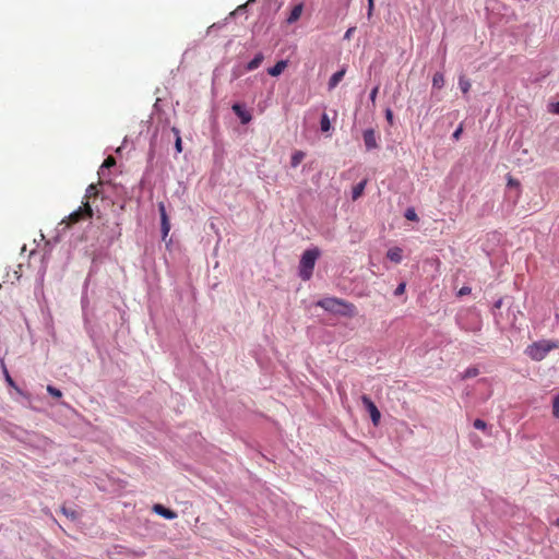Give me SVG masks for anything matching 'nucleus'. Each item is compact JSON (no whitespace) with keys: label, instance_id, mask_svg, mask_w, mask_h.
<instances>
[{"label":"nucleus","instance_id":"nucleus-1","mask_svg":"<svg viewBox=\"0 0 559 559\" xmlns=\"http://www.w3.org/2000/svg\"><path fill=\"white\" fill-rule=\"evenodd\" d=\"M317 306L323 308L325 311L348 318H353L357 313V309L354 304L336 297L320 299L317 302Z\"/></svg>","mask_w":559,"mask_h":559},{"label":"nucleus","instance_id":"nucleus-2","mask_svg":"<svg viewBox=\"0 0 559 559\" xmlns=\"http://www.w3.org/2000/svg\"><path fill=\"white\" fill-rule=\"evenodd\" d=\"M559 348L558 341L542 340L528 345L525 354L534 361L543 360L549 352Z\"/></svg>","mask_w":559,"mask_h":559},{"label":"nucleus","instance_id":"nucleus-3","mask_svg":"<svg viewBox=\"0 0 559 559\" xmlns=\"http://www.w3.org/2000/svg\"><path fill=\"white\" fill-rule=\"evenodd\" d=\"M319 255L320 250L318 248L308 249L302 253L299 262V276L301 280L309 281L311 278Z\"/></svg>","mask_w":559,"mask_h":559},{"label":"nucleus","instance_id":"nucleus-4","mask_svg":"<svg viewBox=\"0 0 559 559\" xmlns=\"http://www.w3.org/2000/svg\"><path fill=\"white\" fill-rule=\"evenodd\" d=\"M93 217V210L90 205V202H83L82 206L72 212L69 216L61 221V225H66L67 228H70L74 224H78L81 221H85Z\"/></svg>","mask_w":559,"mask_h":559},{"label":"nucleus","instance_id":"nucleus-5","mask_svg":"<svg viewBox=\"0 0 559 559\" xmlns=\"http://www.w3.org/2000/svg\"><path fill=\"white\" fill-rule=\"evenodd\" d=\"M362 404L365 405L366 409L369 412L372 424L374 426H378L380 423L381 414L376 406V404L371 401V399L367 395L361 396Z\"/></svg>","mask_w":559,"mask_h":559},{"label":"nucleus","instance_id":"nucleus-6","mask_svg":"<svg viewBox=\"0 0 559 559\" xmlns=\"http://www.w3.org/2000/svg\"><path fill=\"white\" fill-rule=\"evenodd\" d=\"M158 211H159V215H160L163 239H165L169 234L170 223H169V218H168V215L166 212L165 204L163 202L158 203Z\"/></svg>","mask_w":559,"mask_h":559},{"label":"nucleus","instance_id":"nucleus-7","mask_svg":"<svg viewBox=\"0 0 559 559\" xmlns=\"http://www.w3.org/2000/svg\"><path fill=\"white\" fill-rule=\"evenodd\" d=\"M362 136L367 150H373L378 147L377 136L373 129L365 130Z\"/></svg>","mask_w":559,"mask_h":559},{"label":"nucleus","instance_id":"nucleus-8","mask_svg":"<svg viewBox=\"0 0 559 559\" xmlns=\"http://www.w3.org/2000/svg\"><path fill=\"white\" fill-rule=\"evenodd\" d=\"M153 511L167 520H174L177 518V513L175 511L167 509L162 504H155L153 507Z\"/></svg>","mask_w":559,"mask_h":559},{"label":"nucleus","instance_id":"nucleus-9","mask_svg":"<svg viewBox=\"0 0 559 559\" xmlns=\"http://www.w3.org/2000/svg\"><path fill=\"white\" fill-rule=\"evenodd\" d=\"M233 110H234V112L239 117V119H240L241 123L246 124V123L250 122V120H251V118H252V117H251V115H250L248 111H246V110L242 108V106H241V105H239V104H234V105H233Z\"/></svg>","mask_w":559,"mask_h":559},{"label":"nucleus","instance_id":"nucleus-10","mask_svg":"<svg viewBox=\"0 0 559 559\" xmlns=\"http://www.w3.org/2000/svg\"><path fill=\"white\" fill-rule=\"evenodd\" d=\"M302 10H304V4L302 3L296 4L292 9V11H290V13H289V15L287 17V23L288 24H293L296 21H298L300 19L301 14H302Z\"/></svg>","mask_w":559,"mask_h":559},{"label":"nucleus","instance_id":"nucleus-11","mask_svg":"<svg viewBox=\"0 0 559 559\" xmlns=\"http://www.w3.org/2000/svg\"><path fill=\"white\" fill-rule=\"evenodd\" d=\"M287 68V61L281 60L275 63L274 67L267 69V73L271 76H277L280 75L285 69Z\"/></svg>","mask_w":559,"mask_h":559},{"label":"nucleus","instance_id":"nucleus-12","mask_svg":"<svg viewBox=\"0 0 559 559\" xmlns=\"http://www.w3.org/2000/svg\"><path fill=\"white\" fill-rule=\"evenodd\" d=\"M346 70L341 69L340 71L335 72L329 80V90H333L337 86V84L343 80L345 75Z\"/></svg>","mask_w":559,"mask_h":559},{"label":"nucleus","instance_id":"nucleus-13","mask_svg":"<svg viewBox=\"0 0 559 559\" xmlns=\"http://www.w3.org/2000/svg\"><path fill=\"white\" fill-rule=\"evenodd\" d=\"M386 257L392 262L400 263L402 261V249L399 247L391 248L389 249Z\"/></svg>","mask_w":559,"mask_h":559},{"label":"nucleus","instance_id":"nucleus-14","mask_svg":"<svg viewBox=\"0 0 559 559\" xmlns=\"http://www.w3.org/2000/svg\"><path fill=\"white\" fill-rule=\"evenodd\" d=\"M366 180L360 181L353 188L352 198L353 200H357L360 198L364 193L365 187H366Z\"/></svg>","mask_w":559,"mask_h":559},{"label":"nucleus","instance_id":"nucleus-15","mask_svg":"<svg viewBox=\"0 0 559 559\" xmlns=\"http://www.w3.org/2000/svg\"><path fill=\"white\" fill-rule=\"evenodd\" d=\"M433 88L441 90L444 86V76L441 72H436L432 78Z\"/></svg>","mask_w":559,"mask_h":559},{"label":"nucleus","instance_id":"nucleus-16","mask_svg":"<svg viewBox=\"0 0 559 559\" xmlns=\"http://www.w3.org/2000/svg\"><path fill=\"white\" fill-rule=\"evenodd\" d=\"M264 57L262 53H258L254 56V58L247 64V69L249 71H252V70H255L257 68L260 67V64L262 63Z\"/></svg>","mask_w":559,"mask_h":559},{"label":"nucleus","instance_id":"nucleus-17","mask_svg":"<svg viewBox=\"0 0 559 559\" xmlns=\"http://www.w3.org/2000/svg\"><path fill=\"white\" fill-rule=\"evenodd\" d=\"M98 195V188H97V185L95 183H91L86 191H85V195H84V199L88 202L90 199L92 198H96Z\"/></svg>","mask_w":559,"mask_h":559},{"label":"nucleus","instance_id":"nucleus-18","mask_svg":"<svg viewBox=\"0 0 559 559\" xmlns=\"http://www.w3.org/2000/svg\"><path fill=\"white\" fill-rule=\"evenodd\" d=\"M304 158H305V153L301 151H296L292 155V159H290L292 166L297 167L302 162Z\"/></svg>","mask_w":559,"mask_h":559},{"label":"nucleus","instance_id":"nucleus-19","mask_svg":"<svg viewBox=\"0 0 559 559\" xmlns=\"http://www.w3.org/2000/svg\"><path fill=\"white\" fill-rule=\"evenodd\" d=\"M171 131L176 135L175 148H176L177 153H181L182 152V141H181V136H180V131L175 127L171 129Z\"/></svg>","mask_w":559,"mask_h":559},{"label":"nucleus","instance_id":"nucleus-20","mask_svg":"<svg viewBox=\"0 0 559 559\" xmlns=\"http://www.w3.org/2000/svg\"><path fill=\"white\" fill-rule=\"evenodd\" d=\"M459 85H460L461 91L464 94H467L468 91L471 90V86H472L471 82L466 78H464V76H460Z\"/></svg>","mask_w":559,"mask_h":559},{"label":"nucleus","instance_id":"nucleus-21","mask_svg":"<svg viewBox=\"0 0 559 559\" xmlns=\"http://www.w3.org/2000/svg\"><path fill=\"white\" fill-rule=\"evenodd\" d=\"M2 368H3V373H4V377H5V381H7V383H8L10 386L14 388L19 393H21L20 389L15 385V382H14V381H13V379L11 378V376H10V373H9V371H8V369H7V367H5V365H4V364H2Z\"/></svg>","mask_w":559,"mask_h":559},{"label":"nucleus","instance_id":"nucleus-22","mask_svg":"<svg viewBox=\"0 0 559 559\" xmlns=\"http://www.w3.org/2000/svg\"><path fill=\"white\" fill-rule=\"evenodd\" d=\"M320 127L323 132H328L331 129V122L326 114L322 115Z\"/></svg>","mask_w":559,"mask_h":559},{"label":"nucleus","instance_id":"nucleus-23","mask_svg":"<svg viewBox=\"0 0 559 559\" xmlns=\"http://www.w3.org/2000/svg\"><path fill=\"white\" fill-rule=\"evenodd\" d=\"M47 392H48L50 395H52L53 397H56V399H59V397H61V396H62V392H61L59 389H57V388H55V386H52V385H48V386H47Z\"/></svg>","mask_w":559,"mask_h":559},{"label":"nucleus","instance_id":"nucleus-24","mask_svg":"<svg viewBox=\"0 0 559 559\" xmlns=\"http://www.w3.org/2000/svg\"><path fill=\"white\" fill-rule=\"evenodd\" d=\"M552 414L556 418L559 417V394L554 397L552 401Z\"/></svg>","mask_w":559,"mask_h":559},{"label":"nucleus","instance_id":"nucleus-25","mask_svg":"<svg viewBox=\"0 0 559 559\" xmlns=\"http://www.w3.org/2000/svg\"><path fill=\"white\" fill-rule=\"evenodd\" d=\"M405 218L408 219V221H418V216L415 212L414 209H407L406 212H405Z\"/></svg>","mask_w":559,"mask_h":559},{"label":"nucleus","instance_id":"nucleus-26","mask_svg":"<svg viewBox=\"0 0 559 559\" xmlns=\"http://www.w3.org/2000/svg\"><path fill=\"white\" fill-rule=\"evenodd\" d=\"M473 426L476 429H479V430H486L487 429L486 421H484L483 419H479V418L474 420Z\"/></svg>","mask_w":559,"mask_h":559},{"label":"nucleus","instance_id":"nucleus-27","mask_svg":"<svg viewBox=\"0 0 559 559\" xmlns=\"http://www.w3.org/2000/svg\"><path fill=\"white\" fill-rule=\"evenodd\" d=\"M477 374H478V369L477 368H468L464 372L463 378H472V377H476Z\"/></svg>","mask_w":559,"mask_h":559},{"label":"nucleus","instance_id":"nucleus-28","mask_svg":"<svg viewBox=\"0 0 559 559\" xmlns=\"http://www.w3.org/2000/svg\"><path fill=\"white\" fill-rule=\"evenodd\" d=\"M471 292H472V288L469 286H463L457 292V296L459 297H463V296L469 295Z\"/></svg>","mask_w":559,"mask_h":559},{"label":"nucleus","instance_id":"nucleus-29","mask_svg":"<svg viewBox=\"0 0 559 559\" xmlns=\"http://www.w3.org/2000/svg\"><path fill=\"white\" fill-rule=\"evenodd\" d=\"M116 164V159L112 157V156H108L104 163H103V167H106V168H109L111 166H114Z\"/></svg>","mask_w":559,"mask_h":559},{"label":"nucleus","instance_id":"nucleus-30","mask_svg":"<svg viewBox=\"0 0 559 559\" xmlns=\"http://www.w3.org/2000/svg\"><path fill=\"white\" fill-rule=\"evenodd\" d=\"M405 287H406V284H405V283H401V284L396 287V289H395V292H394V295H395V296H400V295L404 294V292H405Z\"/></svg>","mask_w":559,"mask_h":559},{"label":"nucleus","instance_id":"nucleus-31","mask_svg":"<svg viewBox=\"0 0 559 559\" xmlns=\"http://www.w3.org/2000/svg\"><path fill=\"white\" fill-rule=\"evenodd\" d=\"M463 126L460 124L459 128L453 132L452 138L457 141L461 138Z\"/></svg>","mask_w":559,"mask_h":559},{"label":"nucleus","instance_id":"nucleus-32","mask_svg":"<svg viewBox=\"0 0 559 559\" xmlns=\"http://www.w3.org/2000/svg\"><path fill=\"white\" fill-rule=\"evenodd\" d=\"M385 118H386L388 122L392 126L393 124V111L390 108H388L385 110Z\"/></svg>","mask_w":559,"mask_h":559},{"label":"nucleus","instance_id":"nucleus-33","mask_svg":"<svg viewBox=\"0 0 559 559\" xmlns=\"http://www.w3.org/2000/svg\"><path fill=\"white\" fill-rule=\"evenodd\" d=\"M550 112L559 115V102L550 105Z\"/></svg>","mask_w":559,"mask_h":559},{"label":"nucleus","instance_id":"nucleus-34","mask_svg":"<svg viewBox=\"0 0 559 559\" xmlns=\"http://www.w3.org/2000/svg\"><path fill=\"white\" fill-rule=\"evenodd\" d=\"M373 8H374V3H373V0H368V17L370 19L371 15H372V11H373Z\"/></svg>","mask_w":559,"mask_h":559},{"label":"nucleus","instance_id":"nucleus-35","mask_svg":"<svg viewBox=\"0 0 559 559\" xmlns=\"http://www.w3.org/2000/svg\"><path fill=\"white\" fill-rule=\"evenodd\" d=\"M378 92H379V86H376V87L371 91V93H370V100H371L372 103H374V102H376V98H377V94H378Z\"/></svg>","mask_w":559,"mask_h":559},{"label":"nucleus","instance_id":"nucleus-36","mask_svg":"<svg viewBox=\"0 0 559 559\" xmlns=\"http://www.w3.org/2000/svg\"><path fill=\"white\" fill-rule=\"evenodd\" d=\"M508 186H510V187H519L520 182L516 179H513V178L510 177L509 180H508Z\"/></svg>","mask_w":559,"mask_h":559},{"label":"nucleus","instance_id":"nucleus-37","mask_svg":"<svg viewBox=\"0 0 559 559\" xmlns=\"http://www.w3.org/2000/svg\"><path fill=\"white\" fill-rule=\"evenodd\" d=\"M354 32H355V27H349V28L346 31V33H345V35H344V38H345V39H349V38H350V36H352V34H353Z\"/></svg>","mask_w":559,"mask_h":559},{"label":"nucleus","instance_id":"nucleus-38","mask_svg":"<svg viewBox=\"0 0 559 559\" xmlns=\"http://www.w3.org/2000/svg\"><path fill=\"white\" fill-rule=\"evenodd\" d=\"M62 512L67 515H71L72 518H74V513L73 512H68L66 508H62Z\"/></svg>","mask_w":559,"mask_h":559},{"label":"nucleus","instance_id":"nucleus-39","mask_svg":"<svg viewBox=\"0 0 559 559\" xmlns=\"http://www.w3.org/2000/svg\"><path fill=\"white\" fill-rule=\"evenodd\" d=\"M554 524H555L557 527H559V519H557V520L554 522Z\"/></svg>","mask_w":559,"mask_h":559}]
</instances>
